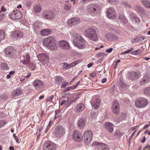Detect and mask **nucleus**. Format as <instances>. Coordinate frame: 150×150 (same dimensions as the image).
Returning <instances> with one entry per match:
<instances>
[{"label":"nucleus","instance_id":"1","mask_svg":"<svg viewBox=\"0 0 150 150\" xmlns=\"http://www.w3.org/2000/svg\"><path fill=\"white\" fill-rule=\"evenodd\" d=\"M55 39L52 36H49L43 41L44 46L48 49L54 50L58 49L57 46L55 42Z\"/></svg>","mask_w":150,"mask_h":150},{"label":"nucleus","instance_id":"2","mask_svg":"<svg viewBox=\"0 0 150 150\" xmlns=\"http://www.w3.org/2000/svg\"><path fill=\"white\" fill-rule=\"evenodd\" d=\"M76 39L73 41L74 45L79 49L85 48L86 47L85 40L83 38L78 34L76 35Z\"/></svg>","mask_w":150,"mask_h":150},{"label":"nucleus","instance_id":"3","mask_svg":"<svg viewBox=\"0 0 150 150\" xmlns=\"http://www.w3.org/2000/svg\"><path fill=\"white\" fill-rule=\"evenodd\" d=\"M86 36L90 40L94 41L98 40L97 35L94 28H89L85 30Z\"/></svg>","mask_w":150,"mask_h":150},{"label":"nucleus","instance_id":"4","mask_svg":"<svg viewBox=\"0 0 150 150\" xmlns=\"http://www.w3.org/2000/svg\"><path fill=\"white\" fill-rule=\"evenodd\" d=\"M100 6L98 5L91 4L87 6L86 10L90 14L95 15L100 11Z\"/></svg>","mask_w":150,"mask_h":150},{"label":"nucleus","instance_id":"5","mask_svg":"<svg viewBox=\"0 0 150 150\" xmlns=\"http://www.w3.org/2000/svg\"><path fill=\"white\" fill-rule=\"evenodd\" d=\"M92 133L90 131H86L85 132L83 135L82 139L85 144H90L92 140Z\"/></svg>","mask_w":150,"mask_h":150},{"label":"nucleus","instance_id":"6","mask_svg":"<svg viewBox=\"0 0 150 150\" xmlns=\"http://www.w3.org/2000/svg\"><path fill=\"white\" fill-rule=\"evenodd\" d=\"M148 100L144 98H138L136 101L135 105L139 108H142L146 106L148 103Z\"/></svg>","mask_w":150,"mask_h":150},{"label":"nucleus","instance_id":"7","mask_svg":"<svg viewBox=\"0 0 150 150\" xmlns=\"http://www.w3.org/2000/svg\"><path fill=\"white\" fill-rule=\"evenodd\" d=\"M9 18L12 19H19L22 17V14L19 10H14L12 12L9 13Z\"/></svg>","mask_w":150,"mask_h":150},{"label":"nucleus","instance_id":"8","mask_svg":"<svg viewBox=\"0 0 150 150\" xmlns=\"http://www.w3.org/2000/svg\"><path fill=\"white\" fill-rule=\"evenodd\" d=\"M43 148V150H56L57 145L53 142L48 141L44 143Z\"/></svg>","mask_w":150,"mask_h":150},{"label":"nucleus","instance_id":"9","mask_svg":"<svg viewBox=\"0 0 150 150\" xmlns=\"http://www.w3.org/2000/svg\"><path fill=\"white\" fill-rule=\"evenodd\" d=\"M54 135L57 137H61L65 134V131L63 127L61 125L57 126L55 129Z\"/></svg>","mask_w":150,"mask_h":150},{"label":"nucleus","instance_id":"10","mask_svg":"<svg viewBox=\"0 0 150 150\" xmlns=\"http://www.w3.org/2000/svg\"><path fill=\"white\" fill-rule=\"evenodd\" d=\"M42 16L46 19H51L54 18L55 14L50 10H45L43 11Z\"/></svg>","mask_w":150,"mask_h":150},{"label":"nucleus","instance_id":"11","mask_svg":"<svg viewBox=\"0 0 150 150\" xmlns=\"http://www.w3.org/2000/svg\"><path fill=\"white\" fill-rule=\"evenodd\" d=\"M33 84L36 90L41 89L44 86L42 81L40 79H36L33 82Z\"/></svg>","mask_w":150,"mask_h":150},{"label":"nucleus","instance_id":"12","mask_svg":"<svg viewBox=\"0 0 150 150\" xmlns=\"http://www.w3.org/2000/svg\"><path fill=\"white\" fill-rule=\"evenodd\" d=\"M21 62L23 64L27 66L30 62V57L29 54L25 53L21 57Z\"/></svg>","mask_w":150,"mask_h":150},{"label":"nucleus","instance_id":"13","mask_svg":"<svg viewBox=\"0 0 150 150\" xmlns=\"http://www.w3.org/2000/svg\"><path fill=\"white\" fill-rule=\"evenodd\" d=\"M15 50L11 46H9L6 48L4 51L5 55L6 57H12L14 54Z\"/></svg>","mask_w":150,"mask_h":150},{"label":"nucleus","instance_id":"14","mask_svg":"<svg viewBox=\"0 0 150 150\" xmlns=\"http://www.w3.org/2000/svg\"><path fill=\"white\" fill-rule=\"evenodd\" d=\"M106 16L110 19H115L116 16V13L115 9L112 7L108 8L106 13Z\"/></svg>","mask_w":150,"mask_h":150},{"label":"nucleus","instance_id":"15","mask_svg":"<svg viewBox=\"0 0 150 150\" xmlns=\"http://www.w3.org/2000/svg\"><path fill=\"white\" fill-rule=\"evenodd\" d=\"M80 21V19L78 18L72 17L68 19L67 22L69 25L73 26L79 23Z\"/></svg>","mask_w":150,"mask_h":150},{"label":"nucleus","instance_id":"16","mask_svg":"<svg viewBox=\"0 0 150 150\" xmlns=\"http://www.w3.org/2000/svg\"><path fill=\"white\" fill-rule=\"evenodd\" d=\"M37 57L38 59L41 62L47 61L49 59L47 54L45 53H40L37 55Z\"/></svg>","mask_w":150,"mask_h":150},{"label":"nucleus","instance_id":"17","mask_svg":"<svg viewBox=\"0 0 150 150\" xmlns=\"http://www.w3.org/2000/svg\"><path fill=\"white\" fill-rule=\"evenodd\" d=\"M81 134L77 130H74L73 135V139L76 142H80L81 140Z\"/></svg>","mask_w":150,"mask_h":150},{"label":"nucleus","instance_id":"18","mask_svg":"<svg viewBox=\"0 0 150 150\" xmlns=\"http://www.w3.org/2000/svg\"><path fill=\"white\" fill-rule=\"evenodd\" d=\"M86 120L82 118L78 120L77 122V125L79 129H81L84 128L85 125Z\"/></svg>","mask_w":150,"mask_h":150},{"label":"nucleus","instance_id":"19","mask_svg":"<svg viewBox=\"0 0 150 150\" xmlns=\"http://www.w3.org/2000/svg\"><path fill=\"white\" fill-rule=\"evenodd\" d=\"M130 16L131 21L133 22H135V24H138L140 21V18L137 15L133 13L130 14Z\"/></svg>","mask_w":150,"mask_h":150},{"label":"nucleus","instance_id":"20","mask_svg":"<svg viewBox=\"0 0 150 150\" xmlns=\"http://www.w3.org/2000/svg\"><path fill=\"white\" fill-rule=\"evenodd\" d=\"M59 45L62 48L65 50H68L70 48V46L69 43L66 41L62 40L59 42Z\"/></svg>","mask_w":150,"mask_h":150},{"label":"nucleus","instance_id":"21","mask_svg":"<svg viewBox=\"0 0 150 150\" xmlns=\"http://www.w3.org/2000/svg\"><path fill=\"white\" fill-rule=\"evenodd\" d=\"M12 35L14 38L18 39L22 38L23 34L20 30H16L12 33Z\"/></svg>","mask_w":150,"mask_h":150},{"label":"nucleus","instance_id":"22","mask_svg":"<svg viewBox=\"0 0 150 150\" xmlns=\"http://www.w3.org/2000/svg\"><path fill=\"white\" fill-rule=\"evenodd\" d=\"M113 125L109 122H107L105 124V127L106 129L110 132L113 131Z\"/></svg>","mask_w":150,"mask_h":150},{"label":"nucleus","instance_id":"23","mask_svg":"<svg viewBox=\"0 0 150 150\" xmlns=\"http://www.w3.org/2000/svg\"><path fill=\"white\" fill-rule=\"evenodd\" d=\"M119 109V105L118 102L117 101H115L112 106V110L113 112H117Z\"/></svg>","mask_w":150,"mask_h":150},{"label":"nucleus","instance_id":"24","mask_svg":"<svg viewBox=\"0 0 150 150\" xmlns=\"http://www.w3.org/2000/svg\"><path fill=\"white\" fill-rule=\"evenodd\" d=\"M105 37L109 40H117L118 38L116 35H114L112 33H108L105 35Z\"/></svg>","mask_w":150,"mask_h":150},{"label":"nucleus","instance_id":"25","mask_svg":"<svg viewBox=\"0 0 150 150\" xmlns=\"http://www.w3.org/2000/svg\"><path fill=\"white\" fill-rule=\"evenodd\" d=\"M91 103L92 107L95 110H97L99 107L100 101L99 99H96L94 102L92 101Z\"/></svg>","mask_w":150,"mask_h":150},{"label":"nucleus","instance_id":"26","mask_svg":"<svg viewBox=\"0 0 150 150\" xmlns=\"http://www.w3.org/2000/svg\"><path fill=\"white\" fill-rule=\"evenodd\" d=\"M92 145L94 146H104V148L102 150H109V149L106 147V145L105 144L97 142H95L93 143Z\"/></svg>","mask_w":150,"mask_h":150},{"label":"nucleus","instance_id":"27","mask_svg":"<svg viewBox=\"0 0 150 150\" xmlns=\"http://www.w3.org/2000/svg\"><path fill=\"white\" fill-rule=\"evenodd\" d=\"M84 109V105L83 103H79L77 104L75 108V109L79 112L82 111Z\"/></svg>","mask_w":150,"mask_h":150},{"label":"nucleus","instance_id":"28","mask_svg":"<svg viewBox=\"0 0 150 150\" xmlns=\"http://www.w3.org/2000/svg\"><path fill=\"white\" fill-rule=\"evenodd\" d=\"M21 89H18L14 90L12 93V95L13 96H18L21 95Z\"/></svg>","mask_w":150,"mask_h":150},{"label":"nucleus","instance_id":"29","mask_svg":"<svg viewBox=\"0 0 150 150\" xmlns=\"http://www.w3.org/2000/svg\"><path fill=\"white\" fill-rule=\"evenodd\" d=\"M41 34L42 35H49L51 32V30L49 29H45L41 31Z\"/></svg>","mask_w":150,"mask_h":150},{"label":"nucleus","instance_id":"30","mask_svg":"<svg viewBox=\"0 0 150 150\" xmlns=\"http://www.w3.org/2000/svg\"><path fill=\"white\" fill-rule=\"evenodd\" d=\"M40 23L38 22H35L33 24V28L34 30L37 32L40 29Z\"/></svg>","mask_w":150,"mask_h":150},{"label":"nucleus","instance_id":"31","mask_svg":"<svg viewBox=\"0 0 150 150\" xmlns=\"http://www.w3.org/2000/svg\"><path fill=\"white\" fill-rule=\"evenodd\" d=\"M119 19L121 20V21L123 23H126L127 22V19L122 14L119 15Z\"/></svg>","mask_w":150,"mask_h":150},{"label":"nucleus","instance_id":"32","mask_svg":"<svg viewBox=\"0 0 150 150\" xmlns=\"http://www.w3.org/2000/svg\"><path fill=\"white\" fill-rule=\"evenodd\" d=\"M63 80V78L59 76L56 77L55 81L56 83L59 84L61 83Z\"/></svg>","mask_w":150,"mask_h":150},{"label":"nucleus","instance_id":"33","mask_svg":"<svg viewBox=\"0 0 150 150\" xmlns=\"http://www.w3.org/2000/svg\"><path fill=\"white\" fill-rule=\"evenodd\" d=\"M33 9L35 12L39 13L41 11V6L40 5H36L34 7Z\"/></svg>","mask_w":150,"mask_h":150},{"label":"nucleus","instance_id":"34","mask_svg":"<svg viewBox=\"0 0 150 150\" xmlns=\"http://www.w3.org/2000/svg\"><path fill=\"white\" fill-rule=\"evenodd\" d=\"M142 3L147 8H150V2L149 0H142Z\"/></svg>","mask_w":150,"mask_h":150},{"label":"nucleus","instance_id":"35","mask_svg":"<svg viewBox=\"0 0 150 150\" xmlns=\"http://www.w3.org/2000/svg\"><path fill=\"white\" fill-rule=\"evenodd\" d=\"M135 9L138 13H143L144 12L142 8L138 5H136L135 6Z\"/></svg>","mask_w":150,"mask_h":150},{"label":"nucleus","instance_id":"36","mask_svg":"<svg viewBox=\"0 0 150 150\" xmlns=\"http://www.w3.org/2000/svg\"><path fill=\"white\" fill-rule=\"evenodd\" d=\"M5 37V34L4 31L0 30V42L4 40Z\"/></svg>","mask_w":150,"mask_h":150},{"label":"nucleus","instance_id":"37","mask_svg":"<svg viewBox=\"0 0 150 150\" xmlns=\"http://www.w3.org/2000/svg\"><path fill=\"white\" fill-rule=\"evenodd\" d=\"M8 122L7 120H0V129L4 126Z\"/></svg>","mask_w":150,"mask_h":150},{"label":"nucleus","instance_id":"38","mask_svg":"<svg viewBox=\"0 0 150 150\" xmlns=\"http://www.w3.org/2000/svg\"><path fill=\"white\" fill-rule=\"evenodd\" d=\"M139 76L138 75V74L136 72L133 71L132 72V74L131 76V78L133 79V80H135L138 79Z\"/></svg>","mask_w":150,"mask_h":150},{"label":"nucleus","instance_id":"39","mask_svg":"<svg viewBox=\"0 0 150 150\" xmlns=\"http://www.w3.org/2000/svg\"><path fill=\"white\" fill-rule=\"evenodd\" d=\"M63 67L64 69L66 70L70 68L69 64L67 62H63Z\"/></svg>","mask_w":150,"mask_h":150},{"label":"nucleus","instance_id":"40","mask_svg":"<svg viewBox=\"0 0 150 150\" xmlns=\"http://www.w3.org/2000/svg\"><path fill=\"white\" fill-rule=\"evenodd\" d=\"M71 5L69 4H66L64 6V9L67 11H69L70 10L71 8Z\"/></svg>","mask_w":150,"mask_h":150},{"label":"nucleus","instance_id":"41","mask_svg":"<svg viewBox=\"0 0 150 150\" xmlns=\"http://www.w3.org/2000/svg\"><path fill=\"white\" fill-rule=\"evenodd\" d=\"M78 61L77 60H76L74 61L71 63L69 64V66H70V68L71 67H72L74 66H75L78 63H79Z\"/></svg>","mask_w":150,"mask_h":150},{"label":"nucleus","instance_id":"42","mask_svg":"<svg viewBox=\"0 0 150 150\" xmlns=\"http://www.w3.org/2000/svg\"><path fill=\"white\" fill-rule=\"evenodd\" d=\"M140 50L138 49L137 50H134L132 52H131L130 53L131 54L137 55H138L140 52Z\"/></svg>","mask_w":150,"mask_h":150},{"label":"nucleus","instance_id":"43","mask_svg":"<svg viewBox=\"0 0 150 150\" xmlns=\"http://www.w3.org/2000/svg\"><path fill=\"white\" fill-rule=\"evenodd\" d=\"M144 93L146 95L150 94V87L146 88L144 91Z\"/></svg>","mask_w":150,"mask_h":150},{"label":"nucleus","instance_id":"44","mask_svg":"<svg viewBox=\"0 0 150 150\" xmlns=\"http://www.w3.org/2000/svg\"><path fill=\"white\" fill-rule=\"evenodd\" d=\"M1 68L3 69H8V66L6 63H3L1 64Z\"/></svg>","mask_w":150,"mask_h":150},{"label":"nucleus","instance_id":"45","mask_svg":"<svg viewBox=\"0 0 150 150\" xmlns=\"http://www.w3.org/2000/svg\"><path fill=\"white\" fill-rule=\"evenodd\" d=\"M115 135H117L119 137H121L124 134V133L122 132H120L119 131H116L115 132Z\"/></svg>","mask_w":150,"mask_h":150},{"label":"nucleus","instance_id":"46","mask_svg":"<svg viewBox=\"0 0 150 150\" xmlns=\"http://www.w3.org/2000/svg\"><path fill=\"white\" fill-rule=\"evenodd\" d=\"M148 82L147 80H146L145 79H142L141 81H140V84L141 85H144Z\"/></svg>","mask_w":150,"mask_h":150},{"label":"nucleus","instance_id":"47","mask_svg":"<svg viewBox=\"0 0 150 150\" xmlns=\"http://www.w3.org/2000/svg\"><path fill=\"white\" fill-rule=\"evenodd\" d=\"M142 79H145L146 80H147V82H148L150 78L149 75L148 74H145L144 75Z\"/></svg>","mask_w":150,"mask_h":150},{"label":"nucleus","instance_id":"48","mask_svg":"<svg viewBox=\"0 0 150 150\" xmlns=\"http://www.w3.org/2000/svg\"><path fill=\"white\" fill-rule=\"evenodd\" d=\"M62 117L61 113H55V118L60 119Z\"/></svg>","mask_w":150,"mask_h":150},{"label":"nucleus","instance_id":"49","mask_svg":"<svg viewBox=\"0 0 150 150\" xmlns=\"http://www.w3.org/2000/svg\"><path fill=\"white\" fill-rule=\"evenodd\" d=\"M7 9L6 8H5L4 6H2L1 7V9H0V12L1 13L2 12H5L6 11Z\"/></svg>","mask_w":150,"mask_h":150},{"label":"nucleus","instance_id":"50","mask_svg":"<svg viewBox=\"0 0 150 150\" xmlns=\"http://www.w3.org/2000/svg\"><path fill=\"white\" fill-rule=\"evenodd\" d=\"M140 39H139V38L138 37H135L134 39L132 40V42H139V40H140Z\"/></svg>","mask_w":150,"mask_h":150},{"label":"nucleus","instance_id":"51","mask_svg":"<svg viewBox=\"0 0 150 150\" xmlns=\"http://www.w3.org/2000/svg\"><path fill=\"white\" fill-rule=\"evenodd\" d=\"M54 96L52 95L48 97L47 98V100L49 101H51L54 98Z\"/></svg>","mask_w":150,"mask_h":150},{"label":"nucleus","instance_id":"52","mask_svg":"<svg viewBox=\"0 0 150 150\" xmlns=\"http://www.w3.org/2000/svg\"><path fill=\"white\" fill-rule=\"evenodd\" d=\"M143 150H150V146L147 145L144 148Z\"/></svg>","mask_w":150,"mask_h":150},{"label":"nucleus","instance_id":"53","mask_svg":"<svg viewBox=\"0 0 150 150\" xmlns=\"http://www.w3.org/2000/svg\"><path fill=\"white\" fill-rule=\"evenodd\" d=\"M1 98L3 100H6L7 98V96L4 94L3 95L1 96Z\"/></svg>","mask_w":150,"mask_h":150},{"label":"nucleus","instance_id":"54","mask_svg":"<svg viewBox=\"0 0 150 150\" xmlns=\"http://www.w3.org/2000/svg\"><path fill=\"white\" fill-rule=\"evenodd\" d=\"M5 14L4 13L0 12V21L2 20L4 18V16Z\"/></svg>","mask_w":150,"mask_h":150},{"label":"nucleus","instance_id":"55","mask_svg":"<svg viewBox=\"0 0 150 150\" xmlns=\"http://www.w3.org/2000/svg\"><path fill=\"white\" fill-rule=\"evenodd\" d=\"M139 127V126L138 125H137L136 126L133 127L131 128L130 129V130L131 131H133L138 128Z\"/></svg>","mask_w":150,"mask_h":150},{"label":"nucleus","instance_id":"56","mask_svg":"<svg viewBox=\"0 0 150 150\" xmlns=\"http://www.w3.org/2000/svg\"><path fill=\"white\" fill-rule=\"evenodd\" d=\"M113 50V48H111L109 49H107L106 50V52L109 53H110L112 52Z\"/></svg>","mask_w":150,"mask_h":150},{"label":"nucleus","instance_id":"57","mask_svg":"<svg viewBox=\"0 0 150 150\" xmlns=\"http://www.w3.org/2000/svg\"><path fill=\"white\" fill-rule=\"evenodd\" d=\"M123 5L124 6H125L126 7H130V6L129 4L128 3H124L123 4Z\"/></svg>","mask_w":150,"mask_h":150},{"label":"nucleus","instance_id":"58","mask_svg":"<svg viewBox=\"0 0 150 150\" xmlns=\"http://www.w3.org/2000/svg\"><path fill=\"white\" fill-rule=\"evenodd\" d=\"M15 139L16 140V142L17 143H19L20 141L19 140V137H15Z\"/></svg>","mask_w":150,"mask_h":150},{"label":"nucleus","instance_id":"59","mask_svg":"<svg viewBox=\"0 0 150 150\" xmlns=\"http://www.w3.org/2000/svg\"><path fill=\"white\" fill-rule=\"evenodd\" d=\"M130 52V51H129V50H128L125 51V52H122L121 53H122V54H125L128 53Z\"/></svg>","mask_w":150,"mask_h":150},{"label":"nucleus","instance_id":"60","mask_svg":"<svg viewBox=\"0 0 150 150\" xmlns=\"http://www.w3.org/2000/svg\"><path fill=\"white\" fill-rule=\"evenodd\" d=\"M77 78V76H74L71 79V83L72 82L74 81L76 78Z\"/></svg>","mask_w":150,"mask_h":150},{"label":"nucleus","instance_id":"61","mask_svg":"<svg viewBox=\"0 0 150 150\" xmlns=\"http://www.w3.org/2000/svg\"><path fill=\"white\" fill-rule=\"evenodd\" d=\"M31 75V74L30 73H28V74L27 75H26V76H25V77L27 79H28L30 77Z\"/></svg>","mask_w":150,"mask_h":150},{"label":"nucleus","instance_id":"62","mask_svg":"<svg viewBox=\"0 0 150 150\" xmlns=\"http://www.w3.org/2000/svg\"><path fill=\"white\" fill-rule=\"evenodd\" d=\"M93 65V63H90L88 64L87 65V67L88 68H90Z\"/></svg>","mask_w":150,"mask_h":150},{"label":"nucleus","instance_id":"63","mask_svg":"<svg viewBox=\"0 0 150 150\" xmlns=\"http://www.w3.org/2000/svg\"><path fill=\"white\" fill-rule=\"evenodd\" d=\"M149 123V124H147L146 125H145L144 127V129H145L147 128L148 127H149L150 125V121Z\"/></svg>","mask_w":150,"mask_h":150},{"label":"nucleus","instance_id":"64","mask_svg":"<svg viewBox=\"0 0 150 150\" xmlns=\"http://www.w3.org/2000/svg\"><path fill=\"white\" fill-rule=\"evenodd\" d=\"M107 80V79L106 78H104L102 79V82L103 83H104Z\"/></svg>","mask_w":150,"mask_h":150}]
</instances>
